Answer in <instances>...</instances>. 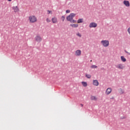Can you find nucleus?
<instances>
[{"label":"nucleus","mask_w":130,"mask_h":130,"mask_svg":"<svg viewBox=\"0 0 130 130\" xmlns=\"http://www.w3.org/2000/svg\"><path fill=\"white\" fill-rule=\"evenodd\" d=\"M81 84L83 87H87V86H88V83L85 81L81 82Z\"/></svg>","instance_id":"16"},{"label":"nucleus","mask_w":130,"mask_h":130,"mask_svg":"<svg viewBox=\"0 0 130 130\" xmlns=\"http://www.w3.org/2000/svg\"><path fill=\"white\" fill-rule=\"evenodd\" d=\"M80 106H81V107H83V106H84V105H83L82 104H81Z\"/></svg>","instance_id":"26"},{"label":"nucleus","mask_w":130,"mask_h":130,"mask_svg":"<svg viewBox=\"0 0 130 130\" xmlns=\"http://www.w3.org/2000/svg\"><path fill=\"white\" fill-rule=\"evenodd\" d=\"M46 22H47V23H50V22H51V20H50V19L49 18H47L46 19Z\"/></svg>","instance_id":"22"},{"label":"nucleus","mask_w":130,"mask_h":130,"mask_svg":"<svg viewBox=\"0 0 130 130\" xmlns=\"http://www.w3.org/2000/svg\"><path fill=\"white\" fill-rule=\"evenodd\" d=\"M74 17H76V14L71 13L67 17V21H69L70 23H76V21L74 20Z\"/></svg>","instance_id":"1"},{"label":"nucleus","mask_w":130,"mask_h":130,"mask_svg":"<svg viewBox=\"0 0 130 130\" xmlns=\"http://www.w3.org/2000/svg\"><path fill=\"white\" fill-rule=\"evenodd\" d=\"M66 18V17H64V16H62L61 17V19L62 20V21L63 22V21H64V19Z\"/></svg>","instance_id":"24"},{"label":"nucleus","mask_w":130,"mask_h":130,"mask_svg":"<svg viewBox=\"0 0 130 130\" xmlns=\"http://www.w3.org/2000/svg\"><path fill=\"white\" fill-rule=\"evenodd\" d=\"M90 99L91 100H93L94 101H96V100H97V98H96V96L94 95H91V96L90 97Z\"/></svg>","instance_id":"17"},{"label":"nucleus","mask_w":130,"mask_h":130,"mask_svg":"<svg viewBox=\"0 0 130 130\" xmlns=\"http://www.w3.org/2000/svg\"><path fill=\"white\" fill-rule=\"evenodd\" d=\"M81 54H82V51H81V50H77L75 51V55L76 56H81Z\"/></svg>","instance_id":"6"},{"label":"nucleus","mask_w":130,"mask_h":130,"mask_svg":"<svg viewBox=\"0 0 130 130\" xmlns=\"http://www.w3.org/2000/svg\"><path fill=\"white\" fill-rule=\"evenodd\" d=\"M70 27H72L73 28H78L79 27V24H71Z\"/></svg>","instance_id":"13"},{"label":"nucleus","mask_w":130,"mask_h":130,"mask_svg":"<svg viewBox=\"0 0 130 130\" xmlns=\"http://www.w3.org/2000/svg\"><path fill=\"white\" fill-rule=\"evenodd\" d=\"M93 85L94 86H96V87L99 86V82L97 80H93Z\"/></svg>","instance_id":"11"},{"label":"nucleus","mask_w":130,"mask_h":130,"mask_svg":"<svg viewBox=\"0 0 130 130\" xmlns=\"http://www.w3.org/2000/svg\"><path fill=\"white\" fill-rule=\"evenodd\" d=\"M35 40L36 42H38L39 43L42 41V38L39 35H37L35 37Z\"/></svg>","instance_id":"4"},{"label":"nucleus","mask_w":130,"mask_h":130,"mask_svg":"<svg viewBox=\"0 0 130 130\" xmlns=\"http://www.w3.org/2000/svg\"><path fill=\"white\" fill-rule=\"evenodd\" d=\"M29 23H36L37 22V17L35 15H30L28 17Z\"/></svg>","instance_id":"2"},{"label":"nucleus","mask_w":130,"mask_h":130,"mask_svg":"<svg viewBox=\"0 0 130 130\" xmlns=\"http://www.w3.org/2000/svg\"><path fill=\"white\" fill-rule=\"evenodd\" d=\"M77 36H78V37H82V35H81V34H80L79 32H78L76 34Z\"/></svg>","instance_id":"23"},{"label":"nucleus","mask_w":130,"mask_h":130,"mask_svg":"<svg viewBox=\"0 0 130 130\" xmlns=\"http://www.w3.org/2000/svg\"><path fill=\"white\" fill-rule=\"evenodd\" d=\"M101 44L104 46V47H108L109 46V41L108 40H102L101 42Z\"/></svg>","instance_id":"3"},{"label":"nucleus","mask_w":130,"mask_h":130,"mask_svg":"<svg viewBox=\"0 0 130 130\" xmlns=\"http://www.w3.org/2000/svg\"><path fill=\"white\" fill-rule=\"evenodd\" d=\"M118 91L120 94H123L124 93V91H123L121 88L119 89Z\"/></svg>","instance_id":"19"},{"label":"nucleus","mask_w":130,"mask_h":130,"mask_svg":"<svg viewBox=\"0 0 130 130\" xmlns=\"http://www.w3.org/2000/svg\"><path fill=\"white\" fill-rule=\"evenodd\" d=\"M90 69H97V66L92 65L91 66H90Z\"/></svg>","instance_id":"20"},{"label":"nucleus","mask_w":130,"mask_h":130,"mask_svg":"<svg viewBox=\"0 0 130 130\" xmlns=\"http://www.w3.org/2000/svg\"><path fill=\"white\" fill-rule=\"evenodd\" d=\"M84 22V19L83 18H80L77 20L78 24H80V23H83Z\"/></svg>","instance_id":"15"},{"label":"nucleus","mask_w":130,"mask_h":130,"mask_svg":"<svg viewBox=\"0 0 130 130\" xmlns=\"http://www.w3.org/2000/svg\"><path fill=\"white\" fill-rule=\"evenodd\" d=\"M51 21L53 24H56L58 22V21L57 20V18L55 17H52L51 19Z\"/></svg>","instance_id":"9"},{"label":"nucleus","mask_w":130,"mask_h":130,"mask_svg":"<svg viewBox=\"0 0 130 130\" xmlns=\"http://www.w3.org/2000/svg\"><path fill=\"white\" fill-rule=\"evenodd\" d=\"M89 28H96L97 27V23L95 22H91L89 25Z\"/></svg>","instance_id":"8"},{"label":"nucleus","mask_w":130,"mask_h":130,"mask_svg":"<svg viewBox=\"0 0 130 130\" xmlns=\"http://www.w3.org/2000/svg\"><path fill=\"white\" fill-rule=\"evenodd\" d=\"M8 2H12V0H8Z\"/></svg>","instance_id":"27"},{"label":"nucleus","mask_w":130,"mask_h":130,"mask_svg":"<svg viewBox=\"0 0 130 130\" xmlns=\"http://www.w3.org/2000/svg\"><path fill=\"white\" fill-rule=\"evenodd\" d=\"M47 12H48V15H49L50 14H51V15H52V11L48 10Z\"/></svg>","instance_id":"21"},{"label":"nucleus","mask_w":130,"mask_h":130,"mask_svg":"<svg viewBox=\"0 0 130 130\" xmlns=\"http://www.w3.org/2000/svg\"><path fill=\"white\" fill-rule=\"evenodd\" d=\"M123 4L126 7H129V2L128 1H124Z\"/></svg>","instance_id":"12"},{"label":"nucleus","mask_w":130,"mask_h":130,"mask_svg":"<svg viewBox=\"0 0 130 130\" xmlns=\"http://www.w3.org/2000/svg\"><path fill=\"white\" fill-rule=\"evenodd\" d=\"M12 9L13 10L14 13H19L20 12V9L18 6H13L12 7Z\"/></svg>","instance_id":"7"},{"label":"nucleus","mask_w":130,"mask_h":130,"mask_svg":"<svg viewBox=\"0 0 130 130\" xmlns=\"http://www.w3.org/2000/svg\"><path fill=\"white\" fill-rule=\"evenodd\" d=\"M90 61H92V60H91Z\"/></svg>","instance_id":"29"},{"label":"nucleus","mask_w":130,"mask_h":130,"mask_svg":"<svg viewBox=\"0 0 130 130\" xmlns=\"http://www.w3.org/2000/svg\"><path fill=\"white\" fill-rule=\"evenodd\" d=\"M66 13H67V14H69V13H71V11L70 10H68L66 11Z\"/></svg>","instance_id":"25"},{"label":"nucleus","mask_w":130,"mask_h":130,"mask_svg":"<svg viewBox=\"0 0 130 130\" xmlns=\"http://www.w3.org/2000/svg\"><path fill=\"white\" fill-rule=\"evenodd\" d=\"M85 77H86V78H87V79H91V75H90V74H85Z\"/></svg>","instance_id":"18"},{"label":"nucleus","mask_w":130,"mask_h":130,"mask_svg":"<svg viewBox=\"0 0 130 130\" xmlns=\"http://www.w3.org/2000/svg\"><path fill=\"white\" fill-rule=\"evenodd\" d=\"M120 58L121 61H122L123 62H125V61H126V58H125L124 56H121L120 57Z\"/></svg>","instance_id":"14"},{"label":"nucleus","mask_w":130,"mask_h":130,"mask_svg":"<svg viewBox=\"0 0 130 130\" xmlns=\"http://www.w3.org/2000/svg\"><path fill=\"white\" fill-rule=\"evenodd\" d=\"M116 68L119 69V70H123V69H124V66H123L122 63H119L116 66Z\"/></svg>","instance_id":"5"},{"label":"nucleus","mask_w":130,"mask_h":130,"mask_svg":"<svg viewBox=\"0 0 130 130\" xmlns=\"http://www.w3.org/2000/svg\"><path fill=\"white\" fill-rule=\"evenodd\" d=\"M111 92H112V88H108L106 90V95H109Z\"/></svg>","instance_id":"10"},{"label":"nucleus","mask_w":130,"mask_h":130,"mask_svg":"<svg viewBox=\"0 0 130 130\" xmlns=\"http://www.w3.org/2000/svg\"><path fill=\"white\" fill-rule=\"evenodd\" d=\"M126 52V53H128V54H130V53H128V52Z\"/></svg>","instance_id":"28"}]
</instances>
